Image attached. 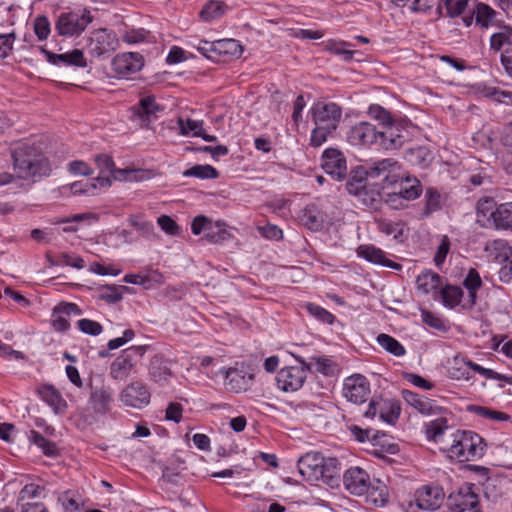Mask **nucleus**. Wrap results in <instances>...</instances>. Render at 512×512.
Listing matches in <instances>:
<instances>
[{
  "label": "nucleus",
  "instance_id": "f257e3e1",
  "mask_svg": "<svg viewBox=\"0 0 512 512\" xmlns=\"http://www.w3.org/2000/svg\"><path fill=\"white\" fill-rule=\"evenodd\" d=\"M12 172L7 184L28 191L35 183L50 176L52 167L49 159L37 147L21 144L10 148Z\"/></svg>",
  "mask_w": 512,
  "mask_h": 512
},
{
  "label": "nucleus",
  "instance_id": "f03ea898",
  "mask_svg": "<svg viewBox=\"0 0 512 512\" xmlns=\"http://www.w3.org/2000/svg\"><path fill=\"white\" fill-rule=\"evenodd\" d=\"M371 178L383 177L384 189L393 186L404 201L418 198L422 192L420 181L416 178L404 177L401 165L392 158H386L372 163L366 170Z\"/></svg>",
  "mask_w": 512,
  "mask_h": 512
},
{
  "label": "nucleus",
  "instance_id": "7ed1b4c3",
  "mask_svg": "<svg viewBox=\"0 0 512 512\" xmlns=\"http://www.w3.org/2000/svg\"><path fill=\"white\" fill-rule=\"evenodd\" d=\"M339 465L337 458H326L318 452L305 454L297 463L299 473L308 482L314 483L322 480L326 484H331L333 479L339 475Z\"/></svg>",
  "mask_w": 512,
  "mask_h": 512
},
{
  "label": "nucleus",
  "instance_id": "20e7f679",
  "mask_svg": "<svg viewBox=\"0 0 512 512\" xmlns=\"http://www.w3.org/2000/svg\"><path fill=\"white\" fill-rule=\"evenodd\" d=\"M483 438L470 430H457L452 434V443L447 449L448 456L459 462L475 461L485 453Z\"/></svg>",
  "mask_w": 512,
  "mask_h": 512
},
{
  "label": "nucleus",
  "instance_id": "39448f33",
  "mask_svg": "<svg viewBox=\"0 0 512 512\" xmlns=\"http://www.w3.org/2000/svg\"><path fill=\"white\" fill-rule=\"evenodd\" d=\"M467 368L480 374L486 379L500 380L512 385V377L500 374L492 369L484 368L479 364L467 360L465 357L457 355L453 358L452 366L449 367V377L456 380H468L469 372Z\"/></svg>",
  "mask_w": 512,
  "mask_h": 512
},
{
  "label": "nucleus",
  "instance_id": "423d86ee",
  "mask_svg": "<svg viewBox=\"0 0 512 512\" xmlns=\"http://www.w3.org/2000/svg\"><path fill=\"white\" fill-rule=\"evenodd\" d=\"M147 345L131 346L122 351L110 365V377L114 380H125L136 365L135 358L142 357L147 351Z\"/></svg>",
  "mask_w": 512,
  "mask_h": 512
},
{
  "label": "nucleus",
  "instance_id": "0eeeda50",
  "mask_svg": "<svg viewBox=\"0 0 512 512\" xmlns=\"http://www.w3.org/2000/svg\"><path fill=\"white\" fill-rule=\"evenodd\" d=\"M410 139L409 127L402 121H392L379 130L378 146L386 150L401 148Z\"/></svg>",
  "mask_w": 512,
  "mask_h": 512
},
{
  "label": "nucleus",
  "instance_id": "6e6552de",
  "mask_svg": "<svg viewBox=\"0 0 512 512\" xmlns=\"http://www.w3.org/2000/svg\"><path fill=\"white\" fill-rule=\"evenodd\" d=\"M91 21L92 16L87 10H83L82 12L72 11L61 13L55 23V29L61 36H78Z\"/></svg>",
  "mask_w": 512,
  "mask_h": 512
},
{
  "label": "nucleus",
  "instance_id": "1a4fd4ad",
  "mask_svg": "<svg viewBox=\"0 0 512 512\" xmlns=\"http://www.w3.org/2000/svg\"><path fill=\"white\" fill-rule=\"evenodd\" d=\"M314 125L335 131L341 121L342 108L334 102L318 101L310 109Z\"/></svg>",
  "mask_w": 512,
  "mask_h": 512
},
{
  "label": "nucleus",
  "instance_id": "9d476101",
  "mask_svg": "<svg viewBox=\"0 0 512 512\" xmlns=\"http://www.w3.org/2000/svg\"><path fill=\"white\" fill-rule=\"evenodd\" d=\"M113 402V391L109 386H93L90 385V393L87 402V411L96 417L106 415L110 410Z\"/></svg>",
  "mask_w": 512,
  "mask_h": 512
},
{
  "label": "nucleus",
  "instance_id": "9b49d317",
  "mask_svg": "<svg viewBox=\"0 0 512 512\" xmlns=\"http://www.w3.org/2000/svg\"><path fill=\"white\" fill-rule=\"evenodd\" d=\"M151 393L145 383L133 381L126 385L119 394L120 402L130 408L142 409L150 403Z\"/></svg>",
  "mask_w": 512,
  "mask_h": 512
},
{
  "label": "nucleus",
  "instance_id": "f8f14e48",
  "mask_svg": "<svg viewBox=\"0 0 512 512\" xmlns=\"http://www.w3.org/2000/svg\"><path fill=\"white\" fill-rule=\"evenodd\" d=\"M370 395V383L361 374L347 377L343 383V396L355 405L366 402Z\"/></svg>",
  "mask_w": 512,
  "mask_h": 512
},
{
  "label": "nucleus",
  "instance_id": "ddd939ff",
  "mask_svg": "<svg viewBox=\"0 0 512 512\" xmlns=\"http://www.w3.org/2000/svg\"><path fill=\"white\" fill-rule=\"evenodd\" d=\"M311 371V365L301 367L291 366L282 368L276 377L278 388L285 392L299 390L306 379L307 372Z\"/></svg>",
  "mask_w": 512,
  "mask_h": 512
},
{
  "label": "nucleus",
  "instance_id": "4468645a",
  "mask_svg": "<svg viewBox=\"0 0 512 512\" xmlns=\"http://www.w3.org/2000/svg\"><path fill=\"white\" fill-rule=\"evenodd\" d=\"M479 502L473 484H465L448 496V505L452 511L465 512L474 510Z\"/></svg>",
  "mask_w": 512,
  "mask_h": 512
},
{
  "label": "nucleus",
  "instance_id": "2eb2a0df",
  "mask_svg": "<svg viewBox=\"0 0 512 512\" xmlns=\"http://www.w3.org/2000/svg\"><path fill=\"white\" fill-rule=\"evenodd\" d=\"M322 168L337 181L344 180L347 176L346 159L338 149L328 148L323 152Z\"/></svg>",
  "mask_w": 512,
  "mask_h": 512
},
{
  "label": "nucleus",
  "instance_id": "dca6fc26",
  "mask_svg": "<svg viewBox=\"0 0 512 512\" xmlns=\"http://www.w3.org/2000/svg\"><path fill=\"white\" fill-rule=\"evenodd\" d=\"M344 488L352 495H364L371 485L369 474L362 468L355 466L347 469L343 475Z\"/></svg>",
  "mask_w": 512,
  "mask_h": 512
},
{
  "label": "nucleus",
  "instance_id": "f3484780",
  "mask_svg": "<svg viewBox=\"0 0 512 512\" xmlns=\"http://www.w3.org/2000/svg\"><path fill=\"white\" fill-rule=\"evenodd\" d=\"M444 497L443 489L439 486L426 485L419 488L415 493L417 507L427 511L439 509L444 501Z\"/></svg>",
  "mask_w": 512,
  "mask_h": 512
},
{
  "label": "nucleus",
  "instance_id": "a211bd4d",
  "mask_svg": "<svg viewBox=\"0 0 512 512\" xmlns=\"http://www.w3.org/2000/svg\"><path fill=\"white\" fill-rule=\"evenodd\" d=\"M379 130L369 122H360L349 130L348 141L355 146L378 145Z\"/></svg>",
  "mask_w": 512,
  "mask_h": 512
},
{
  "label": "nucleus",
  "instance_id": "6ab92c4d",
  "mask_svg": "<svg viewBox=\"0 0 512 512\" xmlns=\"http://www.w3.org/2000/svg\"><path fill=\"white\" fill-rule=\"evenodd\" d=\"M143 65L144 59L142 55L136 52L118 54L112 60L113 71L122 77H127L140 71Z\"/></svg>",
  "mask_w": 512,
  "mask_h": 512
},
{
  "label": "nucleus",
  "instance_id": "aec40b11",
  "mask_svg": "<svg viewBox=\"0 0 512 512\" xmlns=\"http://www.w3.org/2000/svg\"><path fill=\"white\" fill-rule=\"evenodd\" d=\"M163 111V107L156 102L154 96H145L140 99L137 106L132 108L133 116L138 118L140 125L150 127V123L158 117V113Z\"/></svg>",
  "mask_w": 512,
  "mask_h": 512
},
{
  "label": "nucleus",
  "instance_id": "412c9836",
  "mask_svg": "<svg viewBox=\"0 0 512 512\" xmlns=\"http://www.w3.org/2000/svg\"><path fill=\"white\" fill-rule=\"evenodd\" d=\"M46 60L53 65L86 67L87 62L84 54L79 49H74L63 54H55L45 48H41Z\"/></svg>",
  "mask_w": 512,
  "mask_h": 512
},
{
  "label": "nucleus",
  "instance_id": "4be33fe9",
  "mask_svg": "<svg viewBox=\"0 0 512 512\" xmlns=\"http://www.w3.org/2000/svg\"><path fill=\"white\" fill-rule=\"evenodd\" d=\"M402 397L409 406L423 415H434L441 410L440 407L434 405L432 400L413 391L402 390Z\"/></svg>",
  "mask_w": 512,
  "mask_h": 512
},
{
  "label": "nucleus",
  "instance_id": "5701e85b",
  "mask_svg": "<svg viewBox=\"0 0 512 512\" xmlns=\"http://www.w3.org/2000/svg\"><path fill=\"white\" fill-rule=\"evenodd\" d=\"M357 254L359 257L373 264L382 265L395 270H400L402 267L399 263L387 259L385 253L374 245H360L357 248Z\"/></svg>",
  "mask_w": 512,
  "mask_h": 512
},
{
  "label": "nucleus",
  "instance_id": "b1692460",
  "mask_svg": "<svg viewBox=\"0 0 512 512\" xmlns=\"http://www.w3.org/2000/svg\"><path fill=\"white\" fill-rule=\"evenodd\" d=\"M92 41L96 43L95 50L99 55L114 51L118 46L116 35L107 29L97 30L92 37Z\"/></svg>",
  "mask_w": 512,
  "mask_h": 512
},
{
  "label": "nucleus",
  "instance_id": "393cba45",
  "mask_svg": "<svg viewBox=\"0 0 512 512\" xmlns=\"http://www.w3.org/2000/svg\"><path fill=\"white\" fill-rule=\"evenodd\" d=\"M484 250L497 263H504L512 257V247L502 239L488 242Z\"/></svg>",
  "mask_w": 512,
  "mask_h": 512
},
{
  "label": "nucleus",
  "instance_id": "a878e982",
  "mask_svg": "<svg viewBox=\"0 0 512 512\" xmlns=\"http://www.w3.org/2000/svg\"><path fill=\"white\" fill-rule=\"evenodd\" d=\"M490 227L498 230H512V202L498 205Z\"/></svg>",
  "mask_w": 512,
  "mask_h": 512
},
{
  "label": "nucleus",
  "instance_id": "bb28decb",
  "mask_svg": "<svg viewBox=\"0 0 512 512\" xmlns=\"http://www.w3.org/2000/svg\"><path fill=\"white\" fill-rule=\"evenodd\" d=\"M301 222L311 231H319L324 224V216L315 204L307 205L302 211Z\"/></svg>",
  "mask_w": 512,
  "mask_h": 512
},
{
  "label": "nucleus",
  "instance_id": "cd10ccee",
  "mask_svg": "<svg viewBox=\"0 0 512 512\" xmlns=\"http://www.w3.org/2000/svg\"><path fill=\"white\" fill-rule=\"evenodd\" d=\"M39 396L57 413L64 412L67 405L61 394L50 385H44L38 390Z\"/></svg>",
  "mask_w": 512,
  "mask_h": 512
},
{
  "label": "nucleus",
  "instance_id": "c85d7f7f",
  "mask_svg": "<svg viewBox=\"0 0 512 512\" xmlns=\"http://www.w3.org/2000/svg\"><path fill=\"white\" fill-rule=\"evenodd\" d=\"M496 203L493 198H480L477 202V221L483 226L490 227L495 216Z\"/></svg>",
  "mask_w": 512,
  "mask_h": 512
},
{
  "label": "nucleus",
  "instance_id": "c756f323",
  "mask_svg": "<svg viewBox=\"0 0 512 512\" xmlns=\"http://www.w3.org/2000/svg\"><path fill=\"white\" fill-rule=\"evenodd\" d=\"M347 189L350 193H354L362 199L364 204L370 206L369 208L378 209L377 204L379 199L382 198V195L379 193L368 192L364 185H362V180H359L357 183L353 181H348Z\"/></svg>",
  "mask_w": 512,
  "mask_h": 512
},
{
  "label": "nucleus",
  "instance_id": "7c9ffc66",
  "mask_svg": "<svg viewBox=\"0 0 512 512\" xmlns=\"http://www.w3.org/2000/svg\"><path fill=\"white\" fill-rule=\"evenodd\" d=\"M441 284V277L430 270L422 272L416 279L417 289L424 294H428L434 289H437Z\"/></svg>",
  "mask_w": 512,
  "mask_h": 512
},
{
  "label": "nucleus",
  "instance_id": "2f4dec72",
  "mask_svg": "<svg viewBox=\"0 0 512 512\" xmlns=\"http://www.w3.org/2000/svg\"><path fill=\"white\" fill-rule=\"evenodd\" d=\"M149 374L154 382L165 383L171 376V371L163 359L154 357L150 362Z\"/></svg>",
  "mask_w": 512,
  "mask_h": 512
},
{
  "label": "nucleus",
  "instance_id": "473e14b6",
  "mask_svg": "<svg viewBox=\"0 0 512 512\" xmlns=\"http://www.w3.org/2000/svg\"><path fill=\"white\" fill-rule=\"evenodd\" d=\"M367 498L376 506H384L388 502L387 486L379 479L371 481L369 490L365 493Z\"/></svg>",
  "mask_w": 512,
  "mask_h": 512
},
{
  "label": "nucleus",
  "instance_id": "72a5a7b5",
  "mask_svg": "<svg viewBox=\"0 0 512 512\" xmlns=\"http://www.w3.org/2000/svg\"><path fill=\"white\" fill-rule=\"evenodd\" d=\"M400 415V405L392 399H385L380 403L379 418L388 423L394 424Z\"/></svg>",
  "mask_w": 512,
  "mask_h": 512
},
{
  "label": "nucleus",
  "instance_id": "f704fd0d",
  "mask_svg": "<svg viewBox=\"0 0 512 512\" xmlns=\"http://www.w3.org/2000/svg\"><path fill=\"white\" fill-rule=\"evenodd\" d=\"M163 276L158 272H152L148 275L127 274L124 281L129 284L141 285L145 289H151L154 283H161Z\"/></svg>",
  "mask_w": 512,
  "mask_h": 512
},
{
  "label": "nucleus",
  "instance_id": "c9c22d12",
  "mask_svg": "<svg viewBox=\"0 0 512 512\" xmlns=\"http://www.w3.org/2000/svg\"><path fill=\"white\" fill-rule=\"evenodd\" d=\"M218 55H229L232 57H239L242 54V46L236 39H221L215 41Z\"/></svg>",
  "mask_w": 512,
  "mask_h": 512
},
{
  "label": "nucleus",
  "instance_id": "e433bc0d",
  "mask_svg": "<svg viewBox=\"0 0 512 512\" xmlns=\"http://www.w3.org/2000/svg\"><path fill=\"white\" fill-rule=\"evenodd\" d=\"M296 360L305 367L311 365V370L314 369L316 372L324 375H330L333 373V362L324 357H312L311 361L307 363L302 357L292 354Z\"/></svg>",
  "mask_w": 512,
  "mask_h": 512
},
{
  "label": "nucleus",
  "instance_id": "4c0bfd02",
  "mask_svg": "<svg viewBox=\"0 0 512 512\" xmlns=\"http://www.w3.org/2000/svg\"><path fill=\"white\" fill-rule=\"evenodd\" d=\"M377 342L382 348L394 356L401 357L406 353L404 346L390 335L380 334L377 337Z\"/></svg>",
  "mask_w": 512,
  "mask_h": 512
},
{
  "label": "nucleus",
  "instance_id": "58836bf2",
  "mask_svg": "<svg viewBox=\"0 0 512 512\" xmlns=\"http://www.w3.org/2000/svg\"><path fill=\"white\" fill-rule=\"evenodd\" d=\"M95 162L100 169L101 174H112L115 179H118L117 174L122 176L129 172L123 169H115L112 157L107 154L97 155L95 157Z\"/></svg>",
  "mask_w": 512,
  "mask_h": 512
},
{
  "label": "nucleus",
  "instance_id": "ea45409f",
  "mask_svg": "<svg viewBox=\"0 0 512 512\" xmlns=\"http://www.w3.org/2000/svg\"><path fill=\"white\" fill-rule=\"evenodd\" d=\"M185 177H196L200 179H216L219 176L218 171L211 165H195L184 171Z\"/></svg>",
  "mask_w": 512,
  "mask_h": 512
},
{
  "label": "nucleus",
  "instance_id": "a19ab883",
  "mask_svg": "<svg viewBox=\"0 0 512 512\" xmlns=\"http://www.w3.org/2000/svg\"><path fill=\"white\" fill-rule=\"evenodd\" d=\"M471 412L475 413L479 417L488 419L491 421H508L510 416L504 412L493 410L483 406L471 405L468 408Z\"/></svg>",
  "mask_w": 512,
  "mask_h": 512
},
{
  "label": "nucleus",
  "instance_id": "79ce46f5",
  "mask_svg": "<svg viewBox=\"0 0 512 512\" xmlns=\"http://www.w3.org/2000/svg\"><path fill=\"white\" fill-rule=\"evenodd\" d=\"M225 5L219 1H209L200 11V17L205 22L220 18L224 14Z\"/></svg>",
  "mask_w": 512,
  "mask_h": 512
},
{
  "label": "nucleus",
  "instance_id": "37998d69",
  "mask_svg": "<svg viewBox=\"0 0 512 512\" xmlns=\"http://www.w3.org/2000/svg\"><path fill=\"white\" fill-rule=\"evenodd\" d=\"M441 195L434 188H428L425 193V208L422 212L423 216H429L433 212L441 209Z\"/></svg>",
  "mask_w": 512,
  "mask_h": 512
},
{
  "label": "nucleus",
  "instance_id": "c03bdc74",
  "mask_svg": "<svg viewBox=\"0 0 512 512\" xmlns=\"http://www.w3.org/2000/svg\"><path fill=\"white\" fill-rule=\"evenodd\" d=\"M406 159L413 165L425 166L430 158L429 150L424 146L410 148L405 153Z\"/></svg>",
  "mask_w": 512,
  "mask_h": 512
},
{
  "label": "nucleus",
  "instance_id": "a18cd8bd",
  "mask_svg": "<svg viewBox=\"0 0 512 512\" xmlns=\"http://www.w3.org/2000/svg\"><path fill=\"white\" fill-rule=\"evenodd\" d=\"M474 13L476 24L480 25L482 28H488L496 14L492 8L483 3L476 6Z\"/></svg>",
  "mask_w": 512,
  "mask_h": 512
},
{
  "label": "nucleus",
  "instance_id": "49530a36",
  "mask_svg": "<svg viewBox=\"0 0 512 512\" xmlns=\"http://www.w3.org/2000/svg\"><path fill=\"white\" fill-rule=\"evenodd\" d=\"M443 303L445 306L450 308H454L460 304L461 298L463 296V291L458 286H446L441 291Z\"/></svg>",
  "mask_w": 512,
  "mask_h": 512
},
{
  "label": "nucleus",
  "instance_id": "de8ad7c7",
  "mask_svg": "<svg viewBox=\"0 0 512 512\" xmlns=\"http://www.w3.org/2000/svg\"><path fill=\"white\" fill-rule=\"evenodd\" d=\"M326 47L329 52L342 56L345 61H350L353 58L354 52L351 50L353 44L350 42L330 41Z\"/></svg>",
  "mask_w": 512,
  "mask_h": 512
},
{
  "label": "nucleus",
  "instance_id": "09e8293b",
  "mask_svg": "<svg viewBox=\"0 0 512 512\" xmlns=\"http://www.w3.org/2000/svg\"><path fill=\"white\" fill-rule=\"evenodd\" d=\"M129 223L133 226L143 237L152 238L155 236L154 225L152 222L143 219L140 216L134 215L129 218Z\"/></svg>",
  "mask_w": 512,
  "mask_h": 512
},
{
  "label": "nucleus",
  "instance_id": "8fccbe9b",
  "mask_svg": "<svg viewBox=\"0 0 512 512\" xmlns=\"http://www.w3.org/2000/svg\"><path fill=\"white\" fill-rule=\"evenodd\" d=\"M58 501L67 512L77 511L82 504L80 496L72 491H65L60 494Z\"/></svg>",
  "mask_w": 512,
  "mask_h": 512
},
{
  "label": "nucleus",
  "instance_id": "3c124183",
  "mask_svg": "<svg viewBox=\"0 0 512 512\" xmlns=\"http://www.w3.org/2000/svg\"><path fill=\"white\" fill-rule=\"evenodd\" d=\"M178 126L180 129V133L182 135H188L189 133H192L193 136L198 137L199 135H202L203 130V122L192 120V119H186L178 118Z\"/></svg>",
  "mask_w": 512,
  "mask_h": 512
},
{
  "label": "nucleus",
  "instance_id": "603ef678",
  "mask_svg": "<svg viewBox=\"0 0 512 512\" xmlns=\"http://www.w3.org/2000/svg\"><path fill=\"white\" fill-rule=\"evenodd\" d=\"M463 285L469 291L470 297L474 299L476 297L477 291L482 286L481 277L476 269L471 268L468 271V273L463 281Z\"/></svg>",
  "mask_w": 512,
  "mask_h": 512
},
{
  "label": "nucleus",
  "instance_id": "864d4df0",
  "mask_svg": "<svg viewBox=\"0 0 512 512\" xmlns=\"http://www.w3.org/2000/svg\"><path fill=\"white\" fill-rule=\"evenodd\" d=\"M125 286H103L99 290V297L108 303H117L122 299V291Z\"/></svg>",
  "mask_w": 512,
  "mask_h": 512
},
{
  "label": "nucleus",
  "instance_id": "5fc2aeb1",
  "mask_svg": "<svg viewBox=\"0 0 512 512\" xmlns=\"http://www.w3.org/2000/svg\"><path fill=\"white\" fill-rule=\"evenodd\" d=\"M467 4L468 0H439V9L445 7L448 16L456 17L464 12Z\"/></svg>",
  "mask_w": 512,
  "mask_h": 512
},
{
  "label": "nucleus",
  "instance_id": "6e6d98bb",
  "mask_svg": "<svg viewBox=\"0 0 512 512\" xmlns=\"http://www.w3.org/2000/svg\"><path fill=\"white\" fill-rule=\"evenodd\" d=\"M305 308L311 316L323 323L332 324L335 320L333 314L317 304L307 303Z\"/></svg>",
  "mask_w": 512,
  "mask_h": 512
},
{
  "label": "nucleus",
  "instance_id": "4d7b16f0",
  "mask_svg": "<svg viewBox=\"0 0 512 512\" xmlns=\"http://www.w3.org/2000/svg\"><path fill=\"white\" fill-rule=\"evenodd\" d=\"M368 115L378 121L381 128L384 125L389 124L390 122L394 121L393 117L391 116L390 112H388L386 109H384L382 106L378 104H373L368 109Z\"/></svg>",
  "mask_w": 512,
  "mask_h": 512
},
{
  "label": "nucleus",
  "instance_id": "13d9d810",
  "mask_svg": "<svg viewBox=\"0 0 512 512\" xmlns=\"http://www.w3.org/2000/svg\"><path fill=\"white\" fill-rule=\"evenodd\" d=\"M378 230L386 235H392L395 239H398L403 234V227L401 224L380 219L377 221Z\"/></svg>",
  "mask_w": 512,
  "mask_h": 512
},
{
  "label": "nucleus",
  "instance_id": "bf43d9fd",
  "mask_svg": "<svg viewBox=\"0 0 512 512\" xmlns=\"http://www.w3.org/2000/svg\"><path fill=\"white\" fill-rule=\"evenodd\" d=\"M448 428L447 419L440 417L431 421L426 428V435L429 440H436Z\"/></svg>",
  "mask_w": 512,
  "mask_h": 512
},
{
  "label": "nucleus",
  "instance_id": "052dcab7",
  "mask_svg": "<svg viewBox=\"0 0 512 512\" xmlns=\"http://www.w3.org/2000/svg\"><path fill=\"white\" fill-rule=\"evenodd\" d=\"M228 232L224 228V224L217 222L215 225L212 223L206 234L205 238L211 243H219L227 239Z\"/></svg>",
  "mask_w": 512,
  "mask_h": 512
},
{
  "label": "nucleus",
  "instance_id": "680f3d73",
  "mask_svg": "<svg viewBox=\"0 0 512 512\" xmlns=\"http://www.w3.org/2000/svg\"><path fill=\"white\" fill-rule=\"evenodd\" d=\"M504 44H512V30L507 29L491 36L490 47L499 51Z\"/></svg>",
  "mask_w": 512,
  "mask_h": 512
},
{
  "label": "nucleus",
  "instance_id": "e2e57ef3",
  "mask_svg": "<svg viewBox=\"0 0 512 512\" xmlns=\"http://www.w3.org/2000/svg\"><path fill=\"white\" fill-rule=\"evenodd\" d=\"M421 318L423 323L428 325L429 327L438 330V331H446L447 327L445 325V322L434 313L428 311V310H422L421 312Z\"/></svg>",
  "mask_w": 512,
  "mask_h": 512
},
{
  "label": "nucleus",
  "instance_id": "0e129e2a",
  "mask_svg": "<svg viewBox=\"0 0 512 512\" xmlns=\"http://www.w3.org/2000/svg\"><path fill=\"white\" fill-rule=\"evenodd\" d=\"M332 132L333 131L328 128L315 125L314 129L311 131L310 145L313 147H320L326 142L328 136Z\"/></svg>",
  "mask_w": 512,
  "mask_h": 512
},
{
  "label": "nucleus",
  "instance_id": "69168bd1",
  "mask_svg": "<svg viewBox=\"0 0 512 512\" xmlns=\"http://www.w3.org/2000/svg\"><path fill=\"white\" fill-rule=\"evenodd\" d=\"M77 326L83 333L92 336H97L103 331V327L99 322L86 318L79 320Z\"/></svg>",
  "mask_w": 512,
  "mask_h": 512
},
{
  "label": "nucleus",
  "instance_id": "338daca9",
  "mask_svg": "<svg viewBox=\"0 0 512 512\" xmlns=\"http://www.w3.org/2000/svg\"><path fill=\"white\" fill-rule=\"evenodd\" d=\"M32 435V441L34 444H36L39 448L42 449L44 454L51 456L54 455L56 451V447L54 443L47 440L43 435H41L39 432L31 431Z\"/></svg>",
  "mask_w": 512,
  "mask_h": 512
},
{
  "label": "nucleus",
  "instance_id": "774afa93",
  "mask_svg": "<svg viewBox=\"0 0 512 512\" xmlns=\"http://www.w3.org/2000/svg\"><path fill=\"white\" fill-rule=\"evenodd\" d=\"M34 31L39 40H45L50 34V22L46 16H38L34 22Z\"/></svg>",
  "mask_w": 512,
  "mask_h": 512
}]
</instances>
